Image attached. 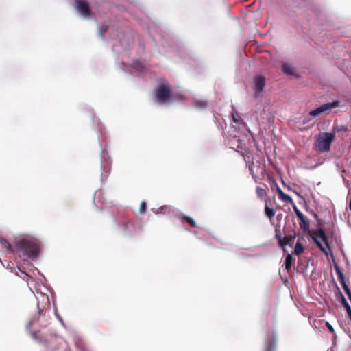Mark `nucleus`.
<instances>
[{
  "instance_id": "nucleus-15",
  "label": "nucleus",
  "mask_w": 351,
  "mask_h": 351,
  "mask_svg": "<svg viewBox=\"0 0 351 351\" xmlns=\"http://www.w3.org/2000/svg\"><path fill=\"white\" fill-rule=\"evenodd\" d=\"M341 304L346 308L350 319H351V307L343 295H341Z\"/></svg>"
},
{
  "instance_id": "nucleus-25",
  "label": "nucleus",
  "mask_w": 351,
  "mask_h": 351,
  "mask_svg": "<svg viewBox=\"0 0 351 351\" xmlns=\"http://www.w3.org/2000/svg\"><path fill=\"white\" fill-rule=\"evenodd\" d=\"M147 205L145 202H142L140 205L139 211L141 213H144L146 211Z\"/></svg>"
},
{
  "instance_id": "nucleus-22",
  "label": "nucleus",
  "mask_w": 351,
  "mask_h": 351,
  "mask_svg": "<svg viewBox=\"0 0 351 351\" xmlns=\"http://www.w3.org/2000/svg\"><path fill=\"white\" fill-rule=\"evenodd\" d=\"M232 119L234 123H239L240 117L239 115V113L236 110H234L232 112Z\"/></svg>"
},
{
  "instance_id": "nucleus-12",
  "label": "nucleus",
  "mask_w": 351,
  "mask_h": 351,
  "mask_svg": "<svg viewBox=\"0 0 351 351\" xmlns=\"http://www.w3.org/2000/svg\"><path fill=\"white\" fill-rule=\"evenodd\" d=\"M0 242L3 247H5L9 253H14V250L11 244L5 239H1Z\"/></svg>"
},
{
  "instance_id": "nucleus-13",
  "label": "nucleus",
  "mask_w": 351,
  "mask_h": 351,
  "mask_svg": "<svg viewBox=\"0 0 351 351\" xmlns=\"http://www.w3.org/2000/svg\"><path fill=\"white\" fill-rule=\"evenodd\" d=\"M278 197H279V199L280 200H282V201H283V202H285L286 203L293 204V201L292 198L289 195H288L285 194V193H283V191L281 192L278 195Z\"/></svg>"
},
{
  "instance_id": "nucleus-2",
  "label": "nucleus",
  "mask_w": 351,
  "mask_h": 351,
  "mask_svg": "<svg viewBox=\"0 0 351 351\" xmlns=\"http://www.w3.org/2000/svg\"><path fill=\"white\" fill-rule=\"evenodd\" d=\"M16 252L20 256H27L29 258L36 257L39 253V246L34 239L24 238L18 240L15 244Z\"/></svg>"
},
{
  "instance_id": "nucleus-9",
  "label": "nucleus",
  "mask_w": 351,
  "mask_h": 351,
  "mask_svg": "<svg viewBox=\"0 0 351 351\" xmlns=\"http://www.w3.org/2000/svg\"><path fill=\"white\" fill-rule=\"evenodd\" d=\"M276 347V339L275 337L268 339L266 341L265 348L263 351H275Z\"/></svg>"
},
{
  "instance_id": "nucleus-19",
  "label": "nucleus",
  "mask_w": 351,
  "mask_h": 351,
  "mask_svg": "<svg viewBox=\"0 0 351 351\" xmlns=\"http://www.w3.org/2000/svg\"><path fill=\"white\" fill-rule=\"evenodd\" d=\"M182 221H185L186 223H188L191 227L196 228L197 227L195 221L193 219H192L190 217L188 216H183L182 218Z\"/></svg>"
},
{
  "instance_id": "nucleus-1",
  "label": "nucleus",
  "mask_w": 351,
  "mask_h": 351,
  "mask_svg": "<svg viewBox=\"0 0 351 351\" xmlns=\"http://www.w3.org/2000/svg\"><path fill=\"white\" fill-rule=\"evenodd\" d=\"M299 219V225L300 228L304 230H308V234L317 245V246L320 249V250L324 253L326 255L328 254V251L330 250V245L328 243V239L326 236L324 230L322 228L321 221L318 220V228L315 230H309V224L308 221L306 220L305 216L302 217V219Z\"/></svg>"
},
{
  "instance_id": "nucleus-21",
  "label": "nucleus",
  "mask_w": 351,
  "mask_h": 351,
  "mask_svg": "<svg viewBox=\"0 0 351 351\" xmlns=\"http://www.w3.org/2000/svg\"><path fill=\"white\" fill-rule=\"evenodd\" d=\"M108 26L107 25H100L99 26V32L101 36H104V34L108 31Z\"/></svg>"
},
{
  "instance_id": "nucleus-7",
  "label": "nucleus",
  "mask_w": 351,
  "mask_h": 351,
  "mask_svg": "<svg viewBox=\"0 0 351 351\" xmlns=\"http://www.w3.org/2000/svg\"><path fill=\"white\" fill-rule=\"evenodd\" d=\"M266 79L263 75H258L256 77L254 80V94L256 96L263 91L265 86Z\"/></svg>"
},
{
  "instance_id": "nucleus-4",
  "label": "nucleus",
  "mask_w": 351,
  "mask_h": 351,
  "mask_svg": "<svg viewBox=\"0 0 351 351\" xmlns=\"http://www.w3.org/2000/svg\"><path fill=\"white\" fill-rule=\"evenodd\" d=\"M335 134L323 132L320 134L315 143V149L320 152H328L330 149V144L335 138Z\"/></svg>"
},
{
  "instance_id": "nucleus-11",
  "label": "nucleus",
  "mask_w": 351,
  "mask_h": 351,
  "mask_svg": "<svg viewBox=\"0 0 351 351\" xmlns=\"http://www.w3.org/2000/svg\"><path fill=\"white\" fill-rule=\"evenodd\" d=\"M32 337L34 340L38 341L39 343H45L46 347L49 348L48 341L46 339H43V337H41L40 335V331L32 332Z\"/></svg>"
},
{
  "instance_id": "nucleus-17",
  "label": "nucleus",
  "mask_w": 351,
  "mask_h": 351,
  "mask_svg": "<svg viewBox=\"0 0 351 351\" xmlns=\"http://www.w3.org/2000/svg\"><path fill=\"white\" fill-rule=\"evenodd\" d=\"M256 193L257 197L261 199L265 198L267 196L266 191L261 186L256 187Z\"/></svg>"
},
{
  "instance_id": "nucleus-18",
  "label": "nucleus",
  "mask_w": 351,
  "mask_h": 351,
  "mask_svg": "<svg viewBox=\"0 0 351 351\" xmlns=\"http://www.w3.org/2000/svg\"><path fill=\"white\" fill-rule=\"evenodd\" d=\"M265 213L266 216L270 219H272L275 215V212L273 208H269L267 205L265 207Z\"/></svg>"
},
{
  "instance_id": "nucleus-28",
  "label": "nucleus",
  "mask_w": 351,
  "mask_h": 351,
  "mask_svg": "<svg viewBox=\"0 0 351 351\" xmlns=\"http://www.w3.org/2000/svg\"><path fill=\"white\" fill-rule=\"evenodd\" d=\"M276 239H278V243H279L280 246H281V245H282V241L283 240V238H282L281 235H280V234H278V233H276Z\"/></svg>"
},
{
  "instance_id": "nucleus-32",
  "label": "nucleus",
  "mask_w": 351,
  "mask_h": 351,
  "mask_svg": "<svg viewBox=\"0 0 351 351\" xmlns=\"http://www.w3.org/2000/svg\"><path fill=\"white\" fill-rule=\"evenodd\" d=\"M58 319H60V321L62 322V319L60 316H58Z\"/></svg>"
},
{
  "instance_id": "nucleus-27",
  "label": "nucleus",
  "mask_w": 351,
  "mask_h": 351,
  "mask_svg": "<svg viewBox=\"0 0 351 351\" xmlns=\"http://www.w3.org/2000/svg\"><path fill=\"white\" fill-rule=\"evenodd\" d=\"M326 326L330 332L333 333L335 332L333 327L329 322H326Z\"/></svg>"
},
{
  "instance_id": "nucleus-24",
  "label": "nucleus",
  "mask_w": 351,
  "mask_h": 351,
  "mask_svg": "<svg viewBox=\"0 0 351 351\" xmlns=\"http://www.w3.org/2000/svg\"><path fill=\"white\" fill-rule=\"evenodd\" d=\"M293 210L298 219H302L304 216L296 206H293Z\"/></svg>"
},
{
  "instance_id": "nucleus-14",
  "label": "nucleus",
  "mask_w": 351,
  "mask_h": 351,
  "mask_svg": "<svg viewBox=\"0 0 351 351\" xmlns=\"http://www.w3.org/2000/svg\"><path fill=\"white\" fill-rule=\"evenodd\" d=\"M293 258L291 254H288L285 258V269L289 271L291 269Z\"/></svg>"
},
{
  "instance_id": "nucleus-5",
  "label": "nucleus",
  "mask_w": 351,
  "mask_h": 351,
  "mask_svg": "<svg viewBox=\"0 0 351 351\" xmlns=\"http://www.w3.org/2000/svg\"><path fill=\"white\" fill-rule=\"evenodd\" d=\"M340 102L339 101H335L331 103H326L321 106L317 108L316 109H314L311 111H310L309 114L313 117H316L319 115L321 113L324 112L326 111L330 110L333 108H335L338 106H339Z\"/></svg>"
},
{
  "instance_id": "nucleus-26",
  "label": "nucleus",
  "mask_w": 351,
  "mask_h": 351,
  "mask_svg": "<svg viewBox=\"0 0 351 351\" xmlns=\"http://www.w3.org/2000/svg\"><path fill=\"white\" fill-rule=\"evenodd\" d=\"M134 224L132 222H128L124 225L125 231H128L130 228H133Z\"/></svg>"
},
{
  "instance_id": "nucleus-16",
  "label": "nucleus",
  "mask_w": 351,
  "mask_h": 351,
  "mask_svg": "<svg viewBox=\"0 0 351 351\" xmlns=\"http://www.w3.org/2000/svg\"><path fill=\"white\" fill-rule=\"evenodd\" d=\"M304 251V247L302 244L300 242H297L294 247V254L299 256L302 254Z\"/></svg>"
},
{
  "instance_id": "nucleus-3",
  "label": "nucleus",
  "mask_w": 351,
  "mask_h": 351,
  "mask_svg": "<svg viewBox=\"0 0 351 351\" xmlns=\"http://www.w3.org/2000/svg\"><path fill=\"white\" fill-rule=\"evenodd\" d=\"M156 101L160 104L167 102L171 99V88L168 83H160L154 89Z\"/></svg>"
},
{
  "instance_id": "nucleus-29",
  "label": "nucleus",
  "mask_w": 351,
  "mask_h": 351,
  "mask_svg": "<svg viewBox=\"0 0 351 351\" xmlns=\"http://www.w3.org/2000/svg\"><path fill=\"white\" fill-rule=\"evenodd\" d=\"M273 183L274 184V186H276V192L278 193V195H279L281 192H282V191L281 190V189L278 186V185L277 184V183L276 182V181L273 180Z\"/></svg>"
},
{
  "instance_id": "nucleus-23",
  "label": "nucleus",
  "mask_w": 351,
  "mask_h": 351,
  "mask_svg": "<svg viewBox=\"0 0 351 351\" xmlns=\"http://www.w3.org/2000/svg\"><path fill=\"white\" fill-rule=\"evenodd\" d=\"M249 170H250V173L252 174L253 178L255 179V181L256 182H257V180H256L257 175L254 169V163H252L251 165H250Z\"/></svg>"
},
{
  "instance_id": "nucleus-6",
  "label": "nucleus",
  "mask_w": 351,
  "mask_h": 351,
  "mask_svg": "<svg viewBox=\"0 0 351 351\" xmlns=\"http://www.w3.org/2000/svg\"><path fill=\"white\" fill-rule=\"evenodd\" d=\"M335 269L336 274L338 276V278L339 280L341 285H342L343 290L345 291L346 293L347 294L348 298L351 300V291H350L348 286L346 283L344 275H343L341 269L337 265H335Z\"/></svg>"
},
{
  "instance_id": "nucleus-10",
  "label": "nucleus",
  "mask_w": 351,
  "mask_h": 351,
  "mask_svg": "<svg viewBox=\"0 0 351 351\" xmlns=\"http://www.w3.org/2000/svg\"><path fill=\"white\" fill-rule=\"evenodd\" d=\"M295 239V234L285 235L283 237L282 244L281 247H284L285 245L292 246L293 244L294 239Z\"/></svg>"
},
{
  "instance_id": "nucleus-30",
  "label": "nucleus",
  "mask_w": 351,
  "mask_h": 351,
  "mask_svg": "<svg viewBox=\"0 0 351 351\" xmlns=\"http://www.w3.org/2000/svg\"><path fill=\"white\" fill-rule=\"evenodd\" d=\"M260 169H261V173H263V171H265V169H264V167H261V168H260Z\"/></svg>"
},
{
  "instance_id": "nucleus-8",
  "label": "nucleus",
  "mask_w": 351,
  "mask_h": 351,
  "mask_svg": "<svg viewBox=\"0 0 351 351\" xmlns=\"http://www.w3.org/2000/svg\"><path fill=\"white\" fill-rule=\"evenodd\" d=\"M75 3L76 8L81 14L88 16L90 14L89 5L85 1L75 0Z\"/></svg>"
},
{
  "instance_id": "nucleus-31",
  "label": "nucleus",
  "mask_w": 351,
  "mask_h": 351,
  "mask_svg": "<svg viewBox=\"0 0 351 351\" xmlns=\"http://www.w3.org/2000/svg\"><path fill=\"white\" fill-rule=\"evenodd\" d=\"M57 339L56 337H51V339L56 340Z\"/></svg>"
},
{
  "instance_id": "nucleus-20",
  "label": "nucleus",
  "mask_w": 351,
  "mask_h": 351,
  "mask_svg": "<svg viewBox=\"0 0 351 351\" xmlns=\"http://www.w3.org/2000/svg\"><path fill=\"white\" fill-rule=\"evenodd\" d=\"M282 70L287 74H289V75L293 74V69H292L291 66L288 64H284L282 65Z\"/></svg>"
}]
</instances>
